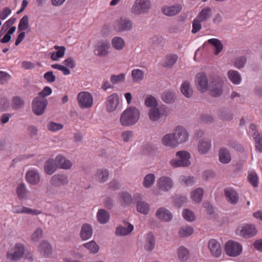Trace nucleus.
Listing matches in <instances>:
<instances>
[{"mask_svg": "<svg viewBox=\"0 0 262 262\" xmlns=\"http://www.w3.org/2000/svg\"><path fill=\"white\" fill-rule=\"evenodd\" d=\"M195 82L197 89L201 93L206 92L209 88L208 78L205 73H198L195 77Z\"/></svg>", "mask_w": 262, "mask_h": 262, "instance_id": "obj_11", "label": "nucleus"}, {"mask_svg": "<svg viewBox=\"0 0 262 262\" xmlns=\"http://www.w3.org/2000/svg\"><path fill=\"white\" fill-rule=\"evenodd\" d=\"M54 48L56 52L51 53V59L53 61H57L59 58L64 56L66 48L63 46H55Z\"/></svg>", "mask_w": 262, "mask_h": 262, "instance_id": "obj_32", "label": "nucleus"}, {"mask_svg": "<svg viewBox=\"0 0 262 262\" xmlns=\"http://www.w3.org/2000/svg\"><path fill=\"white\" fill-rule=\"evenodd\" d=\"M56 162H57L58 167L62 169H69L72 166L71 161L67 159L66 157L62 155H58L56 157Z\"/></svg>", "mask_w": 262, "mask_h": 262, "instance_id": "obj_25", "label": "nucleus"}, {"mask_svg": "<svg viewBox=\"0 0 262 262\" xmlns=\"http://www.w3.org/2000/svg\"><path fill=\"white\" fill-rule=\"evenodd\" d=\"M233 114L228 110H222L220 114L221 119L226 121H230L233 118Z\"/></svg>", "mask_w": 262, "mask_h": 262, "instance_id": "obj_58", "label": "nucleus"}, {"mask_svg": "<svg viewBox=\"0 0 262 262\" xmlns=\"http://www.w3.org/2000/svg\"><path fill=\"white\" fill-rule=\"evenodd\" d=\"M248 179L250 183L254 187H256L258 186V177L255 171H252L248 173Z\"/></svg>", "mask_w": 262, "mask_h": 262, "instance_id": "obj_53", "label": "nucleus"}, {"mask_svg": "<svg viewBox=\"0 0 262 262\" xmlns=\"http://www.w3.org/2000/svg\"><path fill=\"white\" fill-rule=\"evenodd\" d=\"M219 160L224 164H227L231 161L230 154L226 148H221L219 150Z\"/></svg>", "mask_w": 262, "mask_h": 262, "instance_id": "obj_37", "label": "nucleus"}, {"mask_svg": "<svg viewBox=\"0 0 262 262\" xmlns=\"http://www.w3.org/2000/svg\"><path fill=\"white\" fill-rule=\"evenodd\" d=\"M43 236V230L41 228L38 227L31 234L30 236L31 241L33 243L38 242Z\"/></svg>", "mask_w": 262, "mask_h": 262, "instance_id": "obj_50", "label": "nucleus"}, {"mask_svg": "<svg viewBox=\"0 0 262 262\" xmlns=\"http://www.w3.org/2000/svg\"><path fill=\"white\" fill-rule=\"evenodd\" d=\"M82 246L91 254H96L99 251V246L94 240L84 243Z\"/></svg>", "mask_w": 262, "mask_h": 262, "instance_id": "obj_36", "label": "nucleus"}, {"mask_svg": "<svg viewBox=\"0 0 262 262\" xmlns=\"http://www.w3.org/2000/svg\"><path fill=\"white\" fill-rule=\"evenodd\" d=\"M93 235V228L92 226L88 223L84 224L82 225L80 232V237L83 241H86L90 239Z\"/></svg>", "mask_w": 262, "mask_h": 262, "instance_id": "obj_22", "label": "nucleus"}, {"mask_svg": "<svg viewBox=\"0 0 262 262\" xmlns=\"http://www.w3.org/2000/svg\"><path fill=\"white\" fill-rule=\"evenodd\" d=\"M161 99L166 103H173L176 100L175 94L172 92H165L161 96Z\"/></svg>", "mask_w": 262, "mask_h": 262, "instance_id": "obj_44", "label": "nucleus"}, {"mask_svg": "<svg viewBox=\"0 0 262 262\" xmlns=\"http://www.w3.org/2000/svg\"><path fill=\"white\" fill-rule=\"evenodd\" d=\"M227 75L229 79L234 84H239L242 81L241 75L237 71L229 70Z\"/></svg>", "mask_w": 262, "mask_h": 262, "instance_id": "obj_34", "label": "nucleus"}, {"mask_svg": "<svg viewBox=\"0 0 262 262\" xmlns=\"http://www.w3.org/2000/svg\"><path fill=\"white\" fill-rule=\"evenodd\" d=\"M119 199L120 202L124 205H129L133 202L132 195L126 191H123L119 193Z\"/></svg>", "mask_w": 262, "mask_h": 262, "instance_id": "obj_41", "label": "nucleus"}, {"mask_svg": "<svg viewBox=\"0 0 262 262\" xmlns=\"http://www.w3.org/2000/svg\"><path fill=\"white\" fill-rule=\"evenodd\" d=\"M203 192L202 188H198L191 192V198L196 203H200L202 200Z\"/></svg>", "mask_w": 262, "mask_h": 262, "instance_id": "obj_46", "label": "nucleus"}, {"mask_svg": "<svg viewBox=\"0 0 262 262\" xmlns=\"http://www.w3.org/2000/svg\"><path fill=\"white\" fill-rule=\"evenodd\" d=\"M113 48L117 51L123 50L125 46V42L123 38L119 36L113 37L111 41Z\"/></svg>", "mask_w": 262, "mask_h": 262, "instance_id": "obj_33", "label": "nucleus"}, {"mask_svg": "<svg viewBox=\"0 0 262 262\" xmlns=\"http://www.w3.org/2000/svg\"><path fill=\"white\" fill-rule=\"evenodd\" d=\"M201 20L198 18H195L192 21V29L191 32L195 34L199 32L202 28Z\"/></svg>", "mask_w": 262, "mask_h": 262, "instance_id": "obj_60", "label": "nucleus"}, {"mask_svg": "<svg viewBox=\"0 0 262 262\" xmlns=\"http://www.w3.org/2000/svg\"><path fill=\"white\" fill-rule=\"evenodd\" d=\"M178 56L176 54H169L165 56L161 61V65L164 67H172L177 61Z\"/></svg>", "mask_w": 262, "mask_h": 262, "instance_id": "obj_30", "label": "nucleus"}, {"mask_svg": "<svg viewBox=\"0 0 262 262\" xmlns=\"http://www.w3.org/2000/svg\"><path fill=\"white\" fill-rule=\"evenodd\" d=\"M69 182L68 177L63 173L55 174L52 176L50 180L51 186L54 187L66 185Z\"/></svg>", "mask_w": 262, "mask_h": 262, "instance_id": "obj_14", "label": "nucleus"}, {"mask_svg": "<svg viewBox=\"0 0 262 262\" xmlns=\"http://www.w3.org/2000/svg\"><path fill=\"white\" fill-rule=\"evenodd\" d=\"M225 196L227 200L231 204H236L238 201L237 192L233 189L226 188L224 189Z\"/></svg>", "mask_w": 262, "mask_h": 262, "instance_id": "obj_24", "label": "nucleus"}, {"mask_svg": "<svg viewBox=\"0 0 262 262\" xmlns=\"http://www.w3.org/2000/svg\"><path fill=\"white\" fill-rule=\"evenodd\" d=\"M211 9L209 7H207L202 9L196 18L203 22L209 19L211 17Z\"/></svg>", "mask_w": 262, "mask_h": 262, "instance_id": "obj_35", "label": "nucleus"}, {"mask_svg": "<svg viewBox=\"0 0 262 262\" xmlns=\"http://www.w3.org/2000/svg\"><path fill=\"white\" fill-rule=\"evenodd\" d=\"M189 136L188 131L181 126V144L186 142L189 139Z\"/></svg>", "mask_w": 262, "mask_h": 262, "instance_id": "obj_64", "label": "nucleus"}, {"mask_svg": "<svg viewBox=\"0 0 262 262\" xmlns=\"http://www.w3.org/2000/svg\"><path fill=\"white\" fill-rule=\"evenodd\" d=\"M16 192L18 198L21 200L27 199L29 193V191L24 183L18 184L16 188Z\"/></svg>", "mask_w": 262, "mask_h": 262, "instance_id": "obj_26", "label": "nucleus"}, {"mask_svg": "<svg viewBox=\"0 0 262 262\" xmlns=\"http://www.w3.org/2000/svg\"><path fill=\"white\" fill-rule=\"evenodd\" d=\"M181 182L186 186H191L195 182V179L193 176H181Z\"/></svg>", "mask_w": 262, "mask_h": 262, "instance_id": "obj_57", "label": "nucleus"}, {"mask_svg": "<svg viewBox=\"0 0 262 262\" xmlns=\"http://www.w3.org/2000/svg\"><path fill=\"white\" fill-rule=\"evenodd\" d=\"M134 136V133L132 130L123 131L121 135V137L125 142H130Z\"/></svg>", "mask_w": 262, "mask_h": 262, "instance_id": "obj_59", "label": "nucleus"}, {"mask_svg": "<svg viewBox=\"0 0 262 262\" xmlns=\"http://www.w3.org/2000/svg\"><path fill=\"white\" fill-rule=\"evenodd\" d=\"M181 93L187 98H190L192 96L193 91L188 81H185L183 82L181 85Z\"/></svg>", "mask_w": 262, "mask_h": 262, "instance_id": "obj_43", "label": "nucleus"}, {"mask_svg": "<svg viewBox=\"0 0 262 262\" xmlns=\"http://www.w3.org/2000/svg\"><path fill=\"white\" fill-rule=\"evenodd\" d=\"M207 42L215 48V55L219 54L222 51L223 45L219 39L211 38L208 40Z\"/></svg>", "mask_w": 262, "mask_h": 262, "instance_id": "obj_47", "label": "nucleus"}, {"mask_svg": "<svg viewBox=\"0 0 262 262\" xmlns=\"http://www.w3.org/2000/svg\"><path fill=\"white\" fill-rule=\"evenodd\" d=\"M24 101L19 96L13 97L11 100V106L12 108L17 110L21 108L24 105Z\"/></svg>", "mask_w": 262, "mask_h": 262, "instance_id": "obj_48", "label": "nucleus"}, {"mask_svg": "<svg viewBox=\"0 0 262 262\" xmlns=\"http://www.w3.org/2000/svg\"><path fill=\"white\" fill-rule=\"evenodd\" d=\"M163 14L169 17L174 16L180 12V6L179 4L172 5H165L162 9Z\"/></svg>", "mask_w": 262, "mask_h": 262, "instance_id": "obj_19", "label": "nucleus"}, {"mask_svg": "<svg viewBox=\"0 0 262 262\" xmlns=\"http://www.w3.org/2000/svg\"><path fill=\"white\" fill-rule=\"evenodd\" d=\"M194 232L193 228L190 225H185L181 227V237H188Z\"/></svg>", "mask_w": 262, "mask_h": 262, "instance_id": "obj_54", "label": "nucleus"}, {"mask_svg": "<svg viewBox=\"0 0 262 262\" xmlns=\"http://www.w3.org/2000/svg\"><path fill=\"white\" fill-rule=\"evenodd\" d=\"M47 129L52 132H56L63 127L62 124L53 121H49L47 124Z\"/></svg>", "mask_w": 262, "mask_h": 262, "instance_id": "obj_51", "label": "nucleus"}, {"mask_svg": "<svg viewBox=\"0 0 262 262\" xmlns=\"http://www.w3.org/2000/svg\"><path fill=\"white\" fill-rule=\"evenodd\" d=\"M180 138V133L177 130L174 133L168 134L162 138V144L168 147L171 148H175L177 147L179 144V139Z\"/></svg>", "mask_w": 262, "mask_h": 262, "instance_id": "obj_5", "label": "nucleus"}, {"mask_svg": "<svg viewBox=\"0 0 262 262\" xmlns=\"http://www.w3.org/2000/svg\"><path fill=\"white\" fill-rule=\"evenodd\" d=\"M176 156L177 157L172 158L170 161V165L174 168L180 166V151H177Z\"/></svg>", "mask_w": 262, "mask_h": 262, "instance_id": "obj_62", "label": "nucleus"}, {"mask_svg": "<svg viewBox=\"0 0 262 262\" xmlns=\"http://www.w3.org/2000/svg\"><path fill=\"white\" fill-rule=\"evenodd\" d=\"M125 79V74L120 73L118 75H113L111 76L110 80L114 84H118L124 81Z\"/></svg>", "mask_w": 262, "mask_h": 262, "instance_id": "obj_55", "label": "nucleus"}, {"mask_svg": "<svg viewBox=\"0 0 262 262\" xmlns=\"http://www.w3.org/2000/svg\"><path fill=\"white\" fill-rule=\"evenodd\" d=\"M47 100L39 97H36L32 101V111L33 113L38 116L42 115L47 107Z\"/></svg>", "mask_w": 262, "mask_h": 262, "instance_id": "obj_8", "label": "nucleus"}, {"mask_svg": "<svg viewBox=\"0 0 262 262\" xmlns=\"http://www.w3.org/2000/svg\"><path fill=\"white\" fill-rule=\"evenodd\" d=\"M113 28L118 33L130 31L133 28V23L128 18L121 17L114 21Z\"/></svg>", "mask_w": 262, "mask_h": 262, "instance_id": "obj_3", "label": "nucleus"}, {"mask_svg": "<svg viewBox=\"0 0 262 262\" xmlns=\"http://www.w3.org/2000/svg\"><path fill=\"white\" fill-rule=\"evenodd\" d=\"M79 106L82 108H91L94 103L92 95L88 92H80L77 96Z\"/></svg>", "mask_w": 262, "mask_h": 262, "instance_id": "obj_4", "label": "nucleus"}, {"mask_svg": "<svg viewBox=\"0 0 262 262\" xmlns=\"http://www.w3.org/2000/svg\"><path fill=\"white\" fill-rule=\"evenodd\" d=\"M173 186V182L168 177L163 176L157 180V187L161 191H168L172 188Z\"/></svg>", "mask_w": 262, "mask_h": 262, "instance_id": "obj_16", "label": "nucleus"}, {"mask_svg": "<svg viewBox=\"0 0 262 262\" xmlns=\"http://www.w3.org/2000/svg\"><path fill=\"white\" fill-rule=\"evenodd\" d=\"M236 234L245 238H250L257 233V230L254 225L247 224L242 227H238L236 230Z\"/></svg>", "mask_w": 262, "mask_h": 262, "instance_id": "obj_12", "label": "nucleus"}, {"mask_svg": "<svg viewBox=\"0 0 262 262\" xmlns=\"http://www.w3.org/2000/svg\"><path fill=\"white\" fill-rule=\"evenodd\" d=\"M144 104L148 107L152 108L158 106L157 99L151 95H146L144 97Z\"/></svg>", "mask_w": 262, "mask_h": 262, "instance_id": "obj_40", "label": "nucleus"}, {"mask_svg": "<svg viewBox=\"0 0 262 262\" xmlns=\"http://www.w3.org/2000/svg\"><path fill=\"white\" fill-rule=\"evenodd\" d=\"M97 220L101 224H106L110 220V213L106 210L101 209H99L96 214Z\"/></svg>", "mask_w": 262, "mask_h": 262, "instance_id": "obj_31", "label": "nucleus"}, {"mask_svg": "<svg viewBox=\"0 0 262 262\" xmlns=\"http://www.w3.org/2000/svg\"><path fill=\"white\" fill-rule=\"evenodd\" d=\"M211 147V143L209 140L203 139L198 144V149L200 153L205 154Z\"/></svg>", "mask_w": 262, "mask_h": 262, "instance_id": "obj_38", "label": "nucleus"}, {"mask_svg": "<svg viewBox=\"0 0 262 262\" xmlns=\"http://www.w3.org/2000/svg\"><path fill=\"white\" fill-rule=\"evenodd\" d=\"M155 176L153 173L146 175L142 182L143 186L146 188H150L155 182Z\"/></svg>", "mask_w": 262, "mask_h": 262, "instance_id": "obj_45", "label": "nucleus"}, {"mask_svg": "<svg viewBox=\"0 0 262 262\" xmlns=\"http://www.w3.org/2000/svg\"><path fill=\"white\" fill-rule=\"evenodd\" d=\"M40 254L44 257H49L52 253V247L51 244L46 241H42L38 247Z\"/></svg>", "mask_w": 262, "mask_h": 262, "instance_id": "obj_20", "label": "nucleus"}, {"mask_svg": "<svg viewBox=\"0 0 262 262\" xmlns=\"http://www.w3.org/2000/svg\"><path fill=\"white\" fill-rule=\"evenodd\" d=\"M110 46L109 42L106 40L98 41L94 47V54L98 56H105L109 53Z\"/></svg>", "mask_w": 262, "mask_h": 262, "instance_id": "obj_13", "label": "nucleus"}, {"mask_svg": "<svg viewBox=\"0 0 262 262\" xmlns=\"http://www.w3.org/2000/svg\"><path fill=\"white\" fill-rule=\"evenodd\" d=\"M109 173L107 169H100L96 171L95 177V178L100 182H105L108 178Z\"/></svg>", "mask_w": 262, "mask_h": 262, "instance_id": "obj_39", "label": "nucleus"}, {"mask_svg": "<svg viewBox=\"0 0 262 262\" xmlns=\"http://www.w3.org/2000/svg\"><path fill=\"white\" fill-rule=\"evenodd\" d=\"M11 76L6 72L0 71V83H7L10 79Z\"/></svg>", "mask_w": 262, "mask_h": 262, "instance_id": "obj_63", "label": "nucleus"}, {"mask_svg": "<svg viewBox=\"0 0 262 262\" xmlns=\"http://www.w3.org/2000/svg\"><path fill=\"white\" fill-rule=\"evenodd\" d=\"M27 183L32 185H37L40 181V175L36 170H29L26 174Z\"/></svg>", "mask_w": 262, "mask_h": 262, "instance_id": "obj_18", "label": "nucleus"}, {"mask_svg": "<svg viewBox=\"0 0 262 262\" xmlns=\"http://www.w3.org/2000/svg\"><path fill=\"white\" fill-rule=\"evenodd\" d=\"M211 95L214 97L220 96L223 92V83L219 79H214L209 86Z\"/></svg>", "mask_w": 262, "mask_h": 262, "instance_id": "obj_15", "label": "nucleus"}, {"mask_svg": "<svg viewBox=\"0 0 262 262\" xmlns=\"http://www.w3.org/2000/svg\"><path fill=\"white\" fill-rule=\"evenodd\" d=\"M25 252V247L21 244H16L8 251L7 257L10 260L16 261L19 259Z\"/></svg>", "mask_w": 262, "mask_h": 262, "instance_id": "obj_6", "label": "nucleus"}, {"mask_svg": "<svg viewBox=\"0 0 262 262\" xmlns=\"http://www.w3.org/2000/svg\"><path fill=\"white\" fill-rule=\"evenodd\" d=\"M145 71L139 69H135L131 71V76L134 83H138L142 81L145 77Z\"/></svg>", "mask_w": 262, "mask_h": 262, "instance_id": "obj_27", "label": "nucleus"}, {"mask_svg": "<svg viewBox=\"0 0 262 262\" xmlns=\"http://www.w3.org/2000/svg\"><path fill=\"white\" fill-rule=\"evenodd\" d=\"M182 214L183 218L188 222H192L195 220L194 213L190 209H183Z\"/></svg>", "mask_w": 262, "mask_h": 262, "instance_id": "obj_52", "label": "nucleus"}, {"mask_svg": "<svg viewBox=\"0 0 262 262\" xmlns=\"http://www.w3.org/2000/svg\"><path fill=\"white\" fill-rule=\"evenodd\" d=\"M150 210L149 204L144 201H139L137 203V210L143 214H147Z\"/></svg>", "mask_w": 262, "mask_h": 262, "instance_id": "obj_42", "label": "nucleus"}, {"mask_svg": "<svg viewBox=\"0 0 262 262\" xmlns=\"http://www.w3.org/2000/svg\"><path fill=\"white\" fill-rule=\"evenodd\" d=\"M134 230V226L130 223H125L124 226H119L116 229L115 233L117 236H125L130 233Z\"/></svg>", "mask_w": 262, "mask_h": 262, "instance_id": "obj_23", "label": "nucleus"}, {"mask_svg": "<svg viewBox=\"0 0 262 262\" xmlns=\"http://www.w3.org/2000/svg\"><path fill=\"white\" fill-rule=\"evenodd\" d=\"M57 167L56 158L55 160L49 159L45 163L44 170L47 174L51 175L56 170Z\"/></svg>", "mask_w": 262, "mask_h": 262, "instance_id": "obj_29", "label": "nucleus"}, {"mask_svg": "<svg viewBox=\"0 0 262 262\" xmlns=\"http://www.w3.org/2000/svg\"><path fill=\"white\" fill-rule=\"evenodd\" d=\"M140 116V112L138 108L135 106H129L121 113L120 124L123 126H132L138 121Z\"/></svg>", "mask_w": 262, "mask_h": 262, "instance_id": "obj_1", "label": "nucleus"}, {"mask_svg": "<svg viewBox=\"0 0 262 262\" xmlns=\"http://www.w3.org/2000/svg\"><path fill=\"white\" fill-rule=\"evenodd\" d=\"M247 61L246 57L243 56L237 57L234 62V66L237 69H241L244 68Z\"/></svg>", "mask_w": 262, "mask_h": 262, "instance_id": "obj_61", "label": "nucleus"}, {"mask_svg": "<svg viewBox=\"0 0 262 262\" xmlns=\"http://www.w3.org/2000/svg\"><path fill=\"white\" fill-rule=\"evenodd\" d=\"M156 217L162 222H170L173 217L171 212L164 207L158 208L156 212Z\"/></svg>", "mask_w": 262, "mask_h": 262, "instance_id": "obj_17", "label": "nucleus"}, {"mask_svg": "<svg viewBox=\"0 0 262 262\" xmlns=\"http://www.w3.org/2000/svg\"><path fill=\"white\" fill-rule=\"evenodd\" d=\"M211 254L214 257H219L222 254V249L220 243L215 239H210L208 244Z\"/></svg>", "mask_w": 262, "mask_h": 262, "instance_id": "obj_21", "label": "nucleus"}, {"mask_svg": "<svg viewBox=\"0 0 262 262\" xmlns=\"http://www.w3.org/2000/svg\"><path fill=\"white\" fill-rule=\"evenodd\" d=\"M155 246V239L152 233L149 232L145 235L144 249L147 251L154 249Z\"/></svg>", "mask_w": 262, "mask_h": 262, "instance_id": "obj_28", "label": "nucleus"}, {"mask_svg": "<svg viewBox=\"0 0 262 262\" xmlns=\"http://www.w3.org/2000/svg\"><path fill=\"white\" fill-rule=\"evenodd\" d=\"M119 104V97L117 93H113L107 96L104 102L105 110L107 113L115 112Z\"/></svg>", "mask_w": 262, "mask_h": 262, "instance_id": "obj_7", "label": "nucleus"}, {"mask_svg": "<svg viewBox=\"0 0 262 262\" xmlns=\"http://www.w3.org/2000/svg\"><path fill=\"white\" fill-rule=\"evenodd\" d=\"M190 155L187 151H181V167H188L191 164Z\"/></svg>", "mask_w": 262, "mask_h": 262, "instance_id": "obj_49", "label": "nucleus"}, {"mask_svg": "<svg viewBox=\"0 0 262 262\" xmlns=\"http://www.w3.org/2000/svg\"><path fill=\"white\" fill-rule=\"evenodd\" d=\"M225 251L228 255L235 257L241 254L242 247L238 243L229 241L225 244Z\"/></svg>", "mask_w": 262, "mask_h": 262, "instance_id": "obj_10", "label": "nucleus"}, {"mask_svg": "<svg viewBox=\"0 0 262 262\" xmlns=\"http://www.w3.org/2000/svg\"><path fill=\"white\" fill-rule=\"evenodd\" d=\"M151 0H136L132 5L130 12L135 16L148 14L151 8Z\"/></svg>", "mask_w": 262, "mask_h": 262, "instance_id": "obj_2", "label": "nucleus"}, {"mask_svg": "<svg viewBox=\"0 0 262 262\" xmlns=\"http://www.w3.org/2000/svg\"><path fill=\"white\" fill-rule=\"evenodd\" d=\"M150 120L152 121H158L163 117H166L168 115V111L166 107L159 108L154 107L149 108L148 112Z\"/></svg>", "mask_w": 262, "mask_h": 262, "instance_id": "obj_9", "label": "nucleus"}, {"mask_svg": "<svg viewBox=\"0 0 262 262\" xmlns=\"http://www.w3.org/2000/svg\"><path fill=\"white\" fill-rule=\"evenodd\" d=\"M29 27L28 17L27 15L24 16L20 20L18 25V29L20 31H25Z\"/></svg>", "mask_w": 262, "mask_h": 262, "instance_id": "obj_56", "label": "nucleus"}]
</instances>
